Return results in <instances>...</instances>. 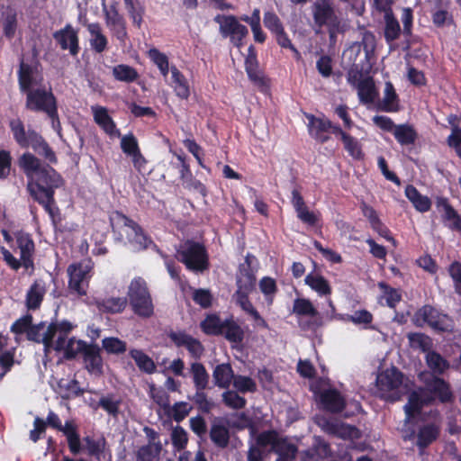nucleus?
I'll use <instances>...</instances> for the list:
<instances>
[{"label": "nucleus", "mask_w": 461, "mask_h": 461, "mask_svg": "<svg viewBox=\"0 0 461 461\" xmlns=\"http://www.w3.org/2000/svg\"><path fill=\"white\" fill-rule=\"evenodd\" d=\"M423 402L420 395L416 392H412L408 399V402L404 405L406 420L409 421L416 414L421 411Z\"/></svg>", "instance_id": "obj_53"}, {"label": "nucleus", "mask_w": 461, "mask_h": 461, "mask_svg": "<svg viewBox=\"0 0 461 461\" xmlns=\"http://www.w3.org/2000/svg\"><path fill=\"white\" fill-rule=\"evenodd\" d=\"M103 348L110 354H122L126 351V343L118 338H105L103 339Z\"/></svg>", "instance_id": "obj_61"}, {"label": "nucleus", "mask_w": 461, "mask_h": 461, "mask_svg": "<svg viewBox=\"0 0 461 461\" xmlns=\"http://www.w3.org/2000/svg\"><path fill=\"white\" fill-rule=\"evenodd\" d=\"M190 372L195 389H206L208 387L210 376L202 363H192Z\"/></svg>", "instance_id": "obj_44"}, {"label": "nucleus", "mask_w": 461, "mask_h": 461, "mask_svg": "<svg viewBox=\"0 0 461 461\" xmlns=\"http://www.w3.org/2000/svg\"><path fill=\"white\" fill-rule=\"evenodd\" d=\"M428 387L441 402L447 403L452 401V392L449 384L444 379L436 377L428 384Z\"/></svg>", "instance_id": "obj_37"}, {"label": "nucleus", "mask_w": 461, "mask_h": 461, "mask_svg": "<svg viewBox=\"0 0 461 461\" xmlns=\"http://www.w3.org/2000/svg\"><path fill=\"white\" fill-rule=\"evenodd\" d=\"M245 70L249 79L257 86L258 89L265 93L269 88L268 79L266 77L264 73L259 69V64L255 51V48L250 45L248 50V55L245 59Z\"/></svg>", "instance_id": "obj_16"}, {"label": "nucleus", "mask_w": 461, "mask_h": 461, "mask_svg": "<svg viewBox=\"0 0 461 461\" xmlns=\"http://www.w3.org/2000/svg\"><path fill=\"white\" fill-rule=\"evenodd\" d=\"M435 204L439 212H443L441 219L445 225L451 230L461 232V216L450 204L448 198L438 196Z\"/></svg>", "instance_id": "obj_20"}, {"label": "nucleus", "mask_w": 461, "mask_h": 461, "mask_svg": "<svg viewBox=\"0 0 461 461\" xmlns=\"http://www.w3.org/2000/svg\"><path fill=\"white\" fill-rule=\"evenodd\" d=\"M263 23L265 27L272 33L280 31L284 25L278 15L273 11H267L264 13Z\"/></svg>", "instance_id": "obj_63"}, {"label": "nucleus", "mask_w": 461, "mask_h": 461, "mask_svg": "<svg viewBox=\"0 0 461 461\" xmlns=\"http://www.w3.org/2000/svg\"><path fill=\"white\" fill-rule=\"evenodd\" d=\"M110 224L113 233H118L117 240H123L121 230L127 228V240L137 244L140 249H147L152 243L151 239L144 232L142 227L120 211L113 212L109 216Z\"/></svg>", "instance_id": "obj_4"}, {"label": "nucleus", "mask_w": 461, "mask_h": 461, "mask_svg": "<svg viewBox=\"0 0 461 461\" xmlns=\"http://www.w3.org/2000/svg\"><path fill=\"white\" fill-rule=\"evenodd\" d=\"M341 141L348 156L357 161L364 160L365 152L363 151V146L357 138L348 133Z\"/></svg>", "instance_id": "obj_47"}, {"label": "nucleus", "mask_w": 461, "mask_h": 461, "mask_svg": "<svg viewBox=\"0 0 461 461\" xmlns=\"http://www.w3.org/2000/svg\"><path fill=\"white\" fill-rule=\"evenodd\" d=\"M75 339H69L66 348V358L73 359L78 353L83 355V360L86 364V368L90 373L103 372V358L101 357V349L97 344H88L85 340L79 339L77 343V348H74L73 345Z\"/></svg>", "instance_id": "obj_7"}, {"label": "nucleus", "mask_w": 461, "mask_h": 461, "mask_svg": "<svg viewBox=\"0 0 461 461\" xmlns=\"http://www.w3.org/2000/svg\"><path fill=\"white\" fill-rule=\"evenodd\" d=\"M384 37L386 43L390 44L400 38L402 31L393 11L384 14Z\"/></svg>", "instance_id": "obj_29"}, {"label": "nucleus", "mask_w": 461, "mask_h": 461, "mask_svg": "<svg viewBox=\"0 0 461 461\" xmlns=\"http://www.w3.org/2000/svg\"><path fill=\"white\" fill-rule=\"evenodd\" d=\"M205 389H195V393L189 397L197 407L198 411L203 414H208L214 407V403L212 400L208 399Z\"/></svg>", "instance_id": "obj_51"}, {"label": "nucleus", "mask_w": 461, "mask_h": 461, "mask_svg": "<svg viewBox=\"0 0 461 461\" xmlns=\"http://www.w3.org/2000/svg\"><path fill=\"white\" fill-rule=\"evenodd\" d=\"M222 334L229 342L233 344L242 343L245 338V332L241 326L233 319L232 316L223 321Z\"/></svg>", "instance_id": "obj_26"}, {"label": "nucleus", "mask_w": 461, "mask_h": 461, "mask_svg": "<svg viewBox=\"0 0 461 461\" xmlns=\"http://www.w3.org/2000/svg\"><path fill=\"white\" fill-rule=\"evenodd\" d=\"M291 203L296 212L297 218L302 222L309 226H315L318 223L319 217L313 212L309 211L298 188L292 190Z\"/></svg>", "instance_id": "obj_21"}, {"label": "nucleus", "mask_w": 461, "mask_h": 461, "mask_svg": "<svg viewBox=\"0 0 461 461\" xmlns=\"http://www.w3.org/2000/svg\"><path fill=\"white\" fill-rule=\"evenodd\" d=\"M176 257L185 267L195 273L209 269V255L203 243L187 240L176 249Z\"/></svg>", "instance_id": "obj_5"}, {"label": "nucleus", "mask_w": 461, "mask_h": 461, "mask_svg": "<svg viewBox=\"0 0 461 461\" xmlns=\"http://www.w3.org/2000/svg\"><path fill=\"white\" fill-rule=\"evenodd\" d=\"M83 441L86 443L87 455L95 456L97 459H99L101 455L104 452L107 445V441L104 436H101L98 439L86 436L83 438Z\"/></svg>", "instance_id": "obj_50"}, {"label": "nucleus", "mask_w": 461, "mask_h": 461, "mask_svg": "<svg viewBox=\"0 0 461 461\" xmlns=\"http://www.w3.org/2000/svg\"><path fill=\"white\" fill-rule=\"evenodd\" d=\"M234 371L230 363L217 365L212 372L214 384L222 389H228L234 378Z\"/></svg>", "instance_id": "obj_27"}, {"label": "nucleus", "mask_w": 461, "mask_h": 461, "mask_svg": "<svg viewBox=\"0 0 461 461\" xmlns=\"http://www.w3.org/2000/svg\"><path fill=\"white\" fill-rule=\"evenodd\" d=\"M18 85L21 93L24 94L32 88L34 85V68L32 65L21 60L17 71Z\"/></svg>", "instance_id": "obj_33"}, {"label": "nucleus", "mask_w": 461, "mask_h": 461, "mask_svg": "<svg viewBox=\"0 0 461 461\" xmlns=\"http://www.w3.org/2000/svg\"><path fill=\"white\" fill-rule=\"evenodd\" d=\"M149 57L158 68L160 73L164 77H167L169 72V63L167 55L159 51L158 49L153 48L149 50Z\"/></svg>", "instance_id": "obj_56"}, {"label": "nucleus", "mask_w": 461, "mask_h": 461, "mask_svg": "<svg viewBox=\"0 0 461 461\" xmlns=\"http://www.w3.org/2000/svg\"><path fill=\"white\" fill-rule=\"evenodd\" d=\"M58 386L61 392V397L66 400L77 398L84 393V389L79 386V382L77 379H60Z\"/></svg>", "instance_id": "obj_42"}, {"label": "nucleus", "mask_w": 461, "mask_h": 461, "mask_svg": "<svg viewBox=\"0 0 461 461\" xmlns=\"http://www.w3.org/2000/svg\"><path fill=\"white\" fill-rule=\"evenodd\" d=\"M413 321L418 327L427 324L438 332L450 331L454 325L453 320L447 314L429 304L423 305L416 312Z\"/></svg>", "instance_id": "obj_9"}, {"label": "nucleus", "mask_w": 461, "mask_h": 461, "mask_svg": "<svg viewBox=\"0 0 461 461\" xmlns=\"http://www.w3.org/2000/svg\"><path fill=\"white\" fill-rule=\"evenodd\" d=\"M213 21L219 24V32L223 39H229L236 48L240 49L244 45V40L249 35L248 28L240 23L233 14H217Z\"/></svg>", "instance_id": "obj_8"}, {"label": "nucleus", "mask_w": 461, "mask_h": 461, "mask_svg": "<svg viewBox=\"0 0 461 461\" xmlns=\"http://www.w3.org/2000/svg\"><path fill=\"white\" fill-rule=\"evenodd\" d=\"M428 366L438 374H442L447 367V361L438 352L430 351L426 357Z\"/></svg>", "instance_id": "obj_54"}, {"label": "nucleus", "mask_w": 461, "mask_h": 461, "mask_svg": "<svg viewBox=\"0 0 461 461\" xmlns=\"http://www.w3.org/2000/svg\"><path fill=\"white\" fill-rule=\"evenodd\" d=\"M399 97L394 86L391 82H386L384 86V96L382 102L381 110L387 113L399 110Z\"/></svg>", "instance_id": "obj_43"}, {"label": "nucleus", "mask_w": 461, "mask_h": 461, "mask_svg": "<svg viewBox=\"0 0 461 461\" xmlns=\"http://www.w3.org/2000/svg\"><path fill=\"white\" fill-rule=\"evenodd\" d=\"M121 149L128 156L137 155V157H140L139 143L133 133H129L122 137Z\"/></svg>", "instance_id": "obj_60"}, {"label": "nucleus", "mask_w": 461, "mask_h": 461, "mask_svg": "<svg viewBox=\"0 0 461 461\" xmlns=\"http://www.w3.org/2000/svg\"><path fill=\"white\" fill-rule=\"evenodd\" d=\"M431 20L437 28H442L454 23L453 15L447 9L443 8H434L431 11Z\"/></svg>", "instance_id": "obj_57"}, {"label": "nucleus", "mask_w": 461, "mask_h": 461, "mask_svg": "<svg viewBox=\"0 0 461 461\" xmlns=\"http://www.w3.org/2000/svg\"><path fill=\"white\" fill-rule=\"evenodd\" d=\"M223 403L233 410H240L245 408L247 401L244 397L239 395L235 391L227 390L222 393Z\"/></svg>", "instance_id": "obj_55"}, {"label": "nucleus", "mask_w": 461, "mask_h": 461, "mask_svg": "<svg viewBox=\"0 0 461 461\" xmlns=\"http://www.w3.org/2000/svg\"><path fill=\"white\" fill-rule=\"evenodd\" d=\"M45 290L41 287L37 282H34L26 294V307L29 310H36L40 308L43 297H44Z\"/></svg>", "instance_id": "obj_48"}, {"label": "nucleus", "mask_w": 461, "mask_h": 461, "mask_svg": "<svg viewBox=\"0 0 461 461\" xmlns=\"http://www.w3.org/2000/svg\"><path fill=\"white\" fill-rule=\"evenodd\" d=\"M15 143L22 149L32 148L38 155L43 157L50 164H57L58 158L44 138L33 129L26 131L23 122L19 118L8 122Z\"/></svg>", "instance_id": "obj_2"}, {"label": "nucleus", "mask_w": 461, "mask_h": 461, "mask_svg": "<svg viewBox=\"0 0 461 461\" xmlns=\"http://www.w3.org/2000/svg\"><path fill=\"white\" fill-rule=\"evenodd\" d=\"M59 431L63 432L67 438L69 451L77 455L82 451L80 436L77 432V426L72 420H67Z\"/></svg>", "instance_id": "obj_31"}, {"label": "nucleus", "mask_w": 461, "mask_h": 461, "mask_svg": "<svg viewBox=\"0 0 461 461\" xmlns=\"http://www.w3.org/2000/svg\"><path fill=\"white\" fill-rule=\"evenodd\" d=\"M113 77L115 80L124 83H132L139 78L137 69L130 65L118 64L112 69Z\"/></svg>", "instance_id": "obj_41"}, {"label": "nucleus", "mask_w": 461, "mask_h": 461, "mask_svg": "<svg viewBox=\"0 0 461 461\" xmlns=\"http://www.w3.org/2000/svg\"><path fill=\"white\" fill-rule=\"evenodd\" d=\"M161 449L160 442L141 446L136 452V461H158Z\"/></svg>", "instance_id": "obj_49"}, {"label": "nucleus", "mask_w": 461, "mask_h": 461, "mask_svg": "<svg viewBox=\"0 0 461 461\" xmlns=\"http://www.w3.org/2000/svg\"><path fill=\"white\" fill-rule=\"evenodd\" d=\"M25 108L32 113H43L51 121L53 129L60 128L58 101L51 88H33L26 93Z\"/></svg>", "instance_id": "obj_3"}, {"label": "nucleus", "mask_w": 461, "mask_h": 461, "mask_svg": "<svg viewBox=\"0 0 461 461\" xmlns=\"http://www.w3.org/2000/svg\"><path fill=\"white\" fill-rule=\"evenodd\" d=\"M127 303V297L112 296L96 301V307L103 313L117 314L124 311Z\"/></svg>", "instance_id": "obj_28"}, {"label": "nucleus", "mask_w": 461, "mask_h": 461, "mask_svg": "<svg viewBox=\"0 0 461 461\" xmlns=\"http://www.w3.org/2000/svg\"><path fill=\"white\" fill-rule=\"evenodd\" d=\"M259 288L260 291L266 296L269 304L273 303V296L277 292V285L276 280L269 276H264L259 281Z\"/></svg>", "instance_id": "obj_62"}, {"label": "nucleus", "mask_w": 461, "mask_h": 461, "mask_svg": "<svg viewBox=\"0 0 461 461\" xmlns=\"http://www.w3.org/2000/svg\"><path fill=\"white\" fill-rule=\"evenodd\" d=\"M171 441L176 450H185L188 443V434L186 430L179 425L176 426L171 432Z\"/></svg>", "instance_id": "obj_58"}, {"label": "nucleus", "mask_w": 461, "mask_h": 461, "mask_svg": "<svg viewBox=\"0 0 461 461\" xmlns=\"http://www.w3.org/2000/svg\"><path fill=\"white\" fill-rule=\"evenodd\" d=\"M20 168L28 179L26 189L32 200L42 206L52 222L60 219L55 200L56 189L64 185L62 176L50 164L41 162L35 155L25 152L18 160Z\"/></svg>", "instance_id": "obj_1"}, {"label": "nucleus", "mask_w": 461, "mask_h": 461, "mask_svg": "<svg viewBox=\"0 0 461 461\" xmlns=\"http://www.w3.org/2000/svg\"><path fill=\"white\" fill-rule=\"evenodd\" d=\"M409 344L412 348L420 349L423 352H427L432 346L431 339L421 332H410L407 334Z\"/></svg>", "instance_id": "obj_52"}, {"label": "nucleus", "mask_w": 461, "mask_h": 461, "mask_svg": "<svg viewBox=\"0 0 461 461\" xmlns=\"http://www.w3.org/2000/svg\"><path fill=\"white\" fill-rule=\"evenodd\" d=\"M403 383V374L396 367L387 368L379 373L376 377V386L381 392V397H385V393L393 392L390 398L392 402L400 400L401 396L395 391L398 390Z\"/></svg>", "instance_id": "obj_13"}, {"label": "nucleus", "mask_w": 461, "mask_h": 461, "mask_svg": "<svg viewBox=\"0 0 461 461\" xmlns=\"http://www.w3.org/2000/svg\"><path fill=\"white\" fill-rule=\"evenodd\" d=\"M53 39L62 50H68L73 57L78 55L80 51L78 32L70 23L56 31L53 33Z\"/></svg>", "instance_id": "obj_18"}, {"label": "nucleus", "mask_w": 461, "mask_h": 461, "mask_svg": "<svg viewBox=\"0 0 461 461\" xmlns=\"http://www.w3.org/2000/svg\"><path fill=\"white\" fill-rule=\"evenodd\" d=\"M73 330L71 322L68 321H51L46 330V338L44 339L45 351L50 350L53 346V339L57 333L62 335H68Z\"/></svg>", "instance_id": "obj_30"}, {"label": "nucleus", "mask_w": 461, "mask_h": 461, "mask_svg": "<svg viewBox=\"0 0 461 461\" xmlns=\"http://www.w3.org/2000/svg\"><path fill=\"white\" fill-rule=\"evenodd\" d=\"M104 5V14L106 26L110 29L113 35L122 44H126L128 40V32L126 29V22L122 14H120L117 4H112L109 8Z\"/></svg>", "instance_id": "obj_14"}, {"label": "nucleus", "mask_w": 461, "mask_h": 461, "mask_svg": "<svg viewBox=\"0 0 461 461\" xmlns=\"http://www.w3.org/2000/svg\"><path fill=\"white\" fill-rule=\"evenodd\" d=\"M231 384L238 392L242 393H255L257 391L256 382L249 376L235 375Z\"/></svg>", "instance_id": "obj_59"}, {"label": "nucleus", "mask_w": 461, "mask_h": 461, "mask_svg": "<svg viewBox=\"0 0 461 461\" xmlns=\"http://www.w3.org/2000/svg\"><path fill=\"white\" fill-rule=\"evenodd\" d=\"M16 243L21 252V261L25 268L33 266L32 255L35 250L34 241L29 233L20 231L16 234Z\"/></svg>", "instance_id": "obj_23"}, {"label": "nucleus", "mask_w": 461, "mask_h": 461, "mask_svg": "<svg viewBox=\"0 0 461 461\" xmlns=\"http://www.w3.org/2000/svg\"><path fill=\"white\" fill-rule=\"evenodd\" d=\"M94 120L102 130L110 136H120L121 132L116 128V124L113 118L109 115L108 111L104 106H92Z\"/></svg>", "instance_id": "obj_24"}, {"label": "nucleus", "mask_w": 461, "mask_h": 461, "mask_svg": "<svg viewBox=\"0 0 461 461\" xmlns=\"http://www.w3.org/2000/svg\"><path fill=\"white\" fill-rule=\"evenodd\" d=\"M312 17L316 26L322 28L331 23H339L330 0H321L312 5Z\"/></svg>", "instance_id": "obj_19"}, {"label": "nucleus", "mask_w": 461, "mask_h": 461, "mask_svg": "<svg viewBox=\"0 0 461 461\" xmlns=\"http://www.w3.org/2000/svg\"><path fill=\"white\" fill-rule=\"evenodd\" d=\"M129 355L134 359L137 366L141 372L153 374L156 372V365L153 359L140 349H131Z\"/></svg>", "instance_id": "obj_40"}, {"label": "nucleus", "mask_w": 461, "mask_h": 461, "mask_svg": "<svg viewBox=\"0 0 461 461\" xmlns=\"http://www.w3.org/2000/svg\"><path fill=\"white\" fill-rule=\"evenodd\" d=\"M439 434V427L437 424L431 422L420 426L417 433L413 429L405 430L403 439L407 441L412 440L414 438H416V446L420 451L422 452L438 439Z\"/></svg>", "instance_id": "obj_15"}, {"label": "nucleus", "mask_w": 461, "mask_h": 461, "mask_svg": "<svg viewBox=\"0 0 461 461\" xmlns=\"http://www.w3.org/2000/svg\"><path fill=\"white\" fill-rule=\"evenodd\" d=\"M304 282L320 296L330 295L332 289L329 281L321 275L308 274Z\"/></svg>", "instance_id": "obj_38"}, {"label": "nucleus", "mask_w": 461, "mask_h": 461, "mask_svg": "<svg viewBox=\"0 0 461 461\" xmlns=\"http://www.w3.org/2000/svg\"><path fill=\"white\" fill-rule=\"evenodd\" d=\"M209 437L214 447L219 449H224L229 447L230 434L227 426L220 422H214L211 425Z\"/></svg>", "instance_id": "obj_25"}, {"label": "nucleus", "mask_w": 461, "mask_h": 461, "mask_svg": "<svg viewBox=\"0 0 461 461\" xmlns=\"http://www.w3.org/2000/svg\"><path fill=\"white\" fill-rule=\"evenodd\" d=\"M91 35L89 40L91 49L96 53L104 52L108 46V40L103 33L101 25L98 23H92L86 26Z\"/></svg>", "instance_id": "obj_32"}, {"label": "nucleus", "mask_w": 461, "mask_h": 461, "mask_svg": "<svg viewBox=\"0 0 461 461\" xmlns=\"http://www.w3.org/2000/svg\"><path fill=\"white\" fill-rule=\"evenodd\" d=\"M293 313L296 316L309 317L308 320L298 321L299 327L302 330H316L322 325V317L321 313L309 299H294Z\"/></svg>", "instance_id": "obj_12"}, {"label": "nucleus", "mask_w": 461, "mask_h": 461, "mask_svg": "<svg viewBox=\"0 0 461 461\" xmlns=\"http://www.w3.org/2000/svg\"><path fill=\"white\" fill-rule=\"evenodd\" d=\"M355 88L357 90V95L362 104L373 103L377 95L375 80L371 76L365 77Z\"/></svg>", "instance_id": "obj_34"}, {"label": "nucleus", "mask_w": 461, "mask_h": 461, "mask_svg": "<svg viewBox=\"0 0 461 461\" xmlns=\"http://www.w3.org/2000/svg\"><path fill=\"white\" fill-rule=\"evenodd\" d=\"M256 276L251 267H244L240 265L237 276V287L246 291H253L256 286Z\"/></svg>", "instance_id": "obj_45"}, {"label": "nucleus", "mask_w": 461, "mask_h": 461, "mask_svg": "<svg viewBox=\"0 0 461 461\" xmlns=\"http://www.w3.org/2000/svg\"><path fill=\"white\" fill-rule=\"evenodd\" d=\"M393 136L402 146L413 145L418 138L414 127L408 123L398 124L393 131Z\"/></svg>", "instance_id": "obj_36"}, {"label": "nucleus", "mask_w": 461, "mask_h": 461, "mask_svg": "<svg viewBox=\"0 0 461 461\" xmlns=\"http://www.w3.org/2000/svg\"><path fill=\"white\" fill-rule=\"evenodd\" d=\"M132 312L141 318H149L154 314V304L147 282L140 276L134 277L127 293Z\"/></svg>", "instance_id": "obj_6"}, {"label": "nucleus", "mask_w": 461, "mask_h": 461, "mask_svg": "<svg viewBox=\"0 0 461 461\" xmlns=\"http://www.w3.org/2000/svg\"><path fill=\"white\" fill-rule=\"evenodd\" d=\"M172 86L179 98L186 100L190 95V86L184 74L175 66L170 69Z\"/></svg>", "instance_id": "obj_35"}, {"label": "nucleus", "mask_w": 461, "mask_h": 461, "mask_svg": "<svg viewBox=\"0 0 461 461\" xmlns=\"http://www.w3.org/2000/svg\"><path fill=\"white\" fill-rule=\"evenodd\" d=\"M223 321L216 313L207 314L201 321L202 331L208 336H220L222 334Z\"/></svg>", "instance_id": "obj_39"}, {"label": "nucleus", "mask_w": 461, "mask_h": 461, "mask_svg": "<svg viewBox=\"0 0 461 461\" xmlns=\"http://www.w3.org/2000/svg\"><path fill=\"white\" fill-rule=\"evenodd\" d=\"M448 273L453 280L455 292L461 297V262L454 261L451 263Z\"/></svg>", "instance_id": "obj_64"}, {"label": "nucleus", "mask_w": 461, "mask_h": 461, "mask_svg": "<svg viewBox=\"0 0 461 461\" xmlns=\"http://www.w3.org/2000/svg\"><path fill=\"white\" fill-rule=\"evenodd\" d=\"M309 119V133L318 143L324 144L330 139V132L331 121L327 118H320L310 115Z\"/></svg>", "instance_id": "obj_22"}, {"label": "nucleus", "mask_w": 461, "mask_h": 461, "mask_svg": "<svg viewBox=\"0 0 461 461\" xmlns=\"http://www.w3.org/2000/svg\"><path fill=\"white\" fill-rule=\"evenodd\" d=\"M92 267L84 262L73 263L68 267V287L71 294L84 296L87 294Z\"/></svg>", "instance_id": "obj_11"}, {"label": "nucleus", "mask_w": 461, "mask_h": 461, "mask_svg": "<svg viewBox=\"0 0 461 461\" xmlns=\"http://www.w3.org/2000/svg\"><path fill=\"white\" fill-rule=\"evenodd\" d=\"M318 405L320 409L326 412L338 414L345 410L347 402L339 390L328 388L319 393Z\"/></svg>", "instance_id": "obj_17"}, {"label": "nucleus", "mask_w": 461, "mask_h": 461, "mask_svg": "<svg viewBox=\"0 0 461 461\" xmlns=\"http://www.w3.org/2000/svg\"><path fill=\"white\" fill-rule=\"evenodd\" d=\"M121 403L122 400L120 398L113 393H108L100 398L95 408H102L110 416L117 418L120 413Z\"/></svg>", "instance_id": "obj_46"}, {"label": "nucleus", "mask_w": 461, "mask_h": 461, "mask_svg": "<svg viewBox=\"0 0 461 461\" xmlns=\"http://www.w3.org/2000/svg\"><path fill=\"white\" fill-rule=\"evenodd\" d=\"M257 444L259 447H271V449L279 456H287L295 458L298 448L289 442L286 438L279 436L278 432L271 429L261 432L257 438Z\"/></svg>", "instance_id": "obj_10"}]
</instances>
